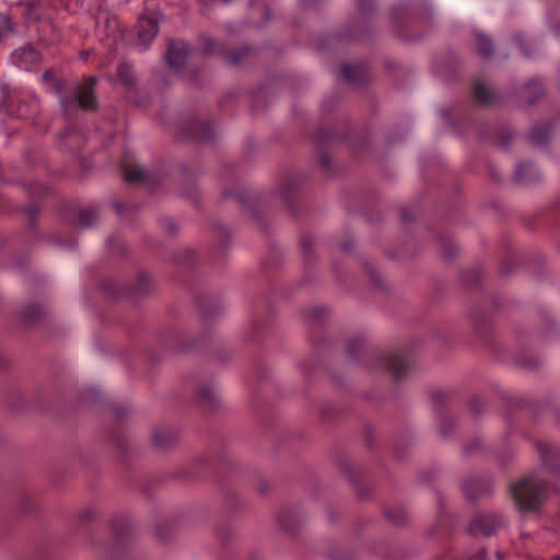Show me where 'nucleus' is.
<instances>
[{"instance_id":"dca6fc26","label":"nucleus","mask_w":560,"mask_h":560,"mask_svg":"<svg viewBox=\"0 0 560 560\" xmlns=\"http://www.w3.org/2000/svg\"><path fill=\"white\" fill-rule=\"evenodd\" d=\"M476 40L479 55L483 58H490L493 52V44L491 38L482 33H477Z\"/></svg>"},{"instance_id":"4468645a","label":"nucleus","mask_w":560,"mask_h":560,"mask_svg":"<svg viewBox=\"0 0 560 560\" xmlns=\"http://www.w3.org/2000/svg\"><path fill=\"white\" fill-rule=\"evenodd\" d=\"M176 436L173 431L167 429H156L153 432V442L159 447H166L174 443Z\"/></svg>"},{"instance_id":"a211bd4d","label":"nucleus","mask_w":560,"mask_h":560,"mask_svg":"<svg viewBox=\"0 0 560 560\" xmlns=\"http://www.w3.org/2000/svg\"><path fill=\"white\" fill-rule=\"evenodd\" d=\"M250 54V49L243 48L240 51H226L223 54L224 60L232 66L238 65L242 60L245 59L247 55Z\"/></svg>"},{"instance_id":"2f4dec72","label":"nucleus","mask_w":560,"mask_h":560,"mask_svg":"<svg viewBox=\"0 0 560 560\" xmlns=\"http://www.w3.org/2000/svg\"><path fill=\"white\" fill-rule=\"evenodd\" d=\"M89 56H90V51H89V50H84V51H82V52H81V57H82L84 60H86V59L89 58Z\"/></svg>"},{"instance_id":"f8f14e48","label":"nucleus","mask_w":560,"mask_h":560,"mask_svg":"<svg viewBox=\"0 0 560 560\" xmlns=\"http://www.w3.org/2000/svg\"><path fill=\"white\" fill-rule=\"evenodd\" d=\"M118 78L127 88H132L136 84L137 77L133 67L128 62H121L118 66Z\"/></svg>"},{"instance_id":"f257e3e1","label":"nucleus","mask_w":560,"mask_h":560,"mask_svg":"<svg viewBox=\"0 0 560 560\" xmlns=\"http://www.w3.org/2000/svg\"><path fill=\"white\" fill-rule=\"evenodd\" d=\"M547 492L544 481L528 477L511 487V493L521 511H536L542 504Z\"/></svg>"},{"instance_id":"9b49d317","label":"nucleus","mask_w":560,"mask_h":560,"mask_svg":"<svg viewBox=\"0 0 560 560\" xmlns=\"http://www.w3.org/2000/svg\"><path fill=\"white\" fill-rule=\"evenodd\" d=\"M537 170L529 163H521L516 166L514 178L520 184H526L536 178Z\"/></svg>"},{"instance_id":"39448f33","label":"nucleus","mask_w":560,"mask_h":560,"mask_svg":"<svg viewBox=\"0 0 560 560\" xmlns=\"http://www.w3.org/2000/svg\"><path fill=\"white\" fill-rule=\"evenodd\" d=\"M137 28V46L144 50L154 40L159 32L158 22L154 19L142 18L139 20Z\"/></svg>"},{"instance_id":"ddd939ff","label":"nucleus","mask_w":560,"mask_h":560,"mask_svg":"<svg viewBox=\"0 0 560 560\" xmlns=\"http://www.w3.org/2000/svg\"><path fill=\"white\" fill-rule=\"evenodd\" d=\"M341 74L348 82L358 83L364 74V69L358 65L345 63L341 66Z\"/></svg>"},{"instance_id":"a878e982","label":"nucleus","mask_w":560,"mask_h":560,"mask_svg":"<svg viewBox=\"0 0 560 560\" xmlns=\"http://www.w3.org/2000/svg\"><path fill=\"white\" fill-rule=\"evenodd\" d=\"M453 427V421L452 420H448V419H445L443 418L441 421H440V431H441V434L442 435H447L451 431V428Z\"/></svg>"},{"instance_id":"c756f323","label":"nucleus","mask_w":560,"mask_h":560,"mask_svg":"<svg viewBox=\"0 0 560 560\" xmlns=\"http://www.w3.org/2000/svg\"><path fill=\"white\" fill-rule=\"evenodd\" d=\"M371 0H357L358 7L361 11H366Z\"/></svg>"},{"instance_id":"c85d7f7f","label":"nucleus","mask_w":560,"mask_h":560,"mask_svg":"<svg viewBox=\"0 0 560 560\" xmlns=\"http://www.w3.org/2000/svg\"><path fill=\"white\" fill-rule=\"evenodd\" d=\"M324 311L322 308H314L312 312H311V319L313 320H319L322 318V315H323Z\"/></svg>"},{"instance_id":"b1692460","label":"nucleus","mask_w":560,"mask_h":560,"mask_svg":"<svg viewBox=\"0 0 560 560\" xmlns=\"http://www.w3.org/2000/svg\"><path fill=\"white\" fill-rule=\"evenodd\" d=\"M11 96L8 86L0 84V107L10 104Z\"/></svg>"},{"instance_id":"393cba45","label":"nucleus","mask_w":560,"mask_h":560,"mask_svg":"<svg viewBox=\"0 0 560 560\" xmlns=\"http://www.w3.org/2000/svg\"><path fill=\"white\" fill-rule=\"evenodd\" d=\"M362 348V341L359 339L351 340L348 345V353L350 357H355L358 351Z\"/></svg>"},{"instance_id":"9d476101","label":"nucleus","mask_w":560,"mask_h":560,"mask_svg":"<svg viewBox=\"0 0 560 560\" xmlns=\"http://www.w3.org/2000/svg\"><path fill=\"white\" fill-rule=\"evenodd\" d=\"M474 98L478 104L488 105L494 102V92L481 82L474 85Z\"/></svg>"},{"instance_id":"5701e85b","label":"nucleus","mask_w":560,"mask_h":560,"mask_svg":"<svg viewBox=\"0 0 560 560\" xmlns=\"http://www.w3.org/2000/svg\"><path fill=\"white\" fill-rule=\"evenodd\" d=\"M42 80L44 83L49 84L50 90H52L55 92L61 91L60 84H59V82H57L55 80L54 73L51 70H46L42 75Z\"/></svg>"},{"instance_id":"1a4fd4ad","label":"nucleus","mask_w":560,"mask_h":560,"mask_svg":"<svg viewBox=\"0 0 560 560\" xmlns=\"http://www.w3.org/2000/svg\"><path fill=\"white\" fill-rule=\"evenodd\" d=\"M121 170L124 179L128 183H140L147 178V172L137 164L124 163Z\"/></svg>"},{"instance_id":"423d86ee","label":"nucleus","mask_w":560,"mask_h":560,"mask_svg":"<svg viewBox=\"0 0 560 560\" xmlns=\"http://www.w3.org/2000/svg\"><path fill=\"white\" fill-rule=\"evenodd\" d=\"M188 45L183 40H171L167 49V63L172 68L180 69L188 56Z\"/></svg>"},{"instance_id":"2eb2a0df","label":"nucleus","mask_w":560,"mask_h":560,"mask_svg":"<svg viewBox=\"0 0 560 560\" xmlns=\"http://www.w3.org/2000/svg\"><path fill=\"white\" fill-rule=\"evenodd\" d=\"M530 142L535 145H544L550 138V127L548 125L533 128L530 132Z\"/></svg>"},{"instance_id":"4be33fe9","label":"nucleus","mask_w":560,"mask_h":560,"mask_svg":"<svg viewBox=\"0 0 560 560\" xmlns=\"http://www.w3.org/2000/svg\"><path fill=\"white\" fill-rule=\"evenodd\" d=\"M96 211L94 209H83L79 212V223L81 226L88 228L96 219Z\"/></svg>"},{"instance_id":"6ab92c4d","label":"nucleus","mask_w":560,"mask_h":560,"mask_svg":"<svg viewBox=\"0 0 560 560\" xmlns=\"http://www.w3.org/2000/svg\"><path fill=\"white\" fill-rule=\"evenodd\" d=\"M13 23L3 13H0V42L8 38L13 33Z\"/></svg>"},{"instance_id":"cd10ccee","label":"nucleus","mask_w":560,"mask_h":560,"mask_svg":"<svg viewBox=\"0 0 560 560\" xmlns=\"http://www.w3.org/2000/svg\"><path fill=\"white\" fill-rule=\"evenodd\" d=\"M538 447L540 450L542 460L544 463H546L549 456V451H551V447L545 443H540Z\"/></svg>"},{"instance_id":"20e7f679","label":"nucleus","mask_w":560,"mask_h":560,"mask_svg":"<svg viewBox=\"0 0 560 560\" xmlns=\"http://www.w3.org/2000/svg\"><path fill=\"white\" fill-rule=\"evenodd\" d=\"M12 62L26 71H31L36 68L40 60V54L32 46H24L16 49L11 55Z\"/></svg>"},{"instance_id":"7ed1b4c3","label":"nucleus","mask_w":560,"mask_h":560,"mask_svg":"<svg viewBox=\"0 0 560 560\" xmlns=\"http://www.w3.org/2000/svg\"><path fill=\"white\" fill-rule=\"evenodd\" d=\"M504 526V518L497 513H485L475 516L469 524L472 536H491Z\"/></svg>"},{"instance_id":"473e14b6","label":"nucleus","mask_w":560,"mask_h":560,"mask_svg":"<svg viewBox=\"0 0 560 560\" xmlns=\"http://www.w3.org/2000/svg\"><path fill=\"white\" fill-rule=\"evenodd\" d=\"M223 3H230L232 0H221Z\"/></svg>"},{"instance_id":"f3484780","label":"nucleus","mask_w":560,"mask_h":560,"mask_svg":"<svg viewBox=\"0 0 560 560\" xmlns=\"http://www.w3.org/2000/svg\"><path fill=\"white\" fill-rule=\"evenodd\" d=\"M20 5L23 8L22 15L26 21L35 22L38 20L39 14L37 1H25L21 2Z\"/></svg>"},{"instance_id":"aec40b11","label":"nucleus","mask_w":560,"mask_h":560,"mask_svg":"<svg viewBox=\"0 0 560 560\" xmlns=\"http://www.w3.org/2000/svg\"><path fill=\"white\" fill-rule=\"evenodd\" d=\"M198 399L214 406L218 401V396L212 387H201L198 390Z\"/></svg>"},{"instance_id":"bb28decb","label":"nucleus","mask_w":560,"mask_h":560,"mask_svg":"<svg viewBox=\"0 0 560 560\" xmlns=\"http://www.w3.org/2000/svg\"><path fill=\"white\" fill-rule=\"evenodd\" d=\"M385 515L388 520H390L393 523H396V524H400L405 521V515L395 516L393 511H390V510H387L385 512Z\"/></svg>"},{"instance_id":"7c9ffc66","label":"nucleus","mask_w":560,"mask_h":560,"mask_svg":"<svg viewBox=\"0 0 560 560\" xmlns=\"http://www.w3.org/2000/svg\"><path fill=\"white\" fill-rule=\"evenodd\" d=\"M301 245L304 252L311 250V242L308 240H302Z\"/></svg>"},{"instance_id":"0eeeda50","label":"nucleus","mask_w":560,"mask_h":560,"mask_svg":"<svg viewBox=\"0 0 560 560\" xmlns=\"http://www.w3.org/2000/svg\"><path fill=\"white\" fill-rule=\"evenodd\" d=\"M384 368L393 374L394 377L400 378L408 371V363L400 353H390L383 359Z\"/></svg>"},{"instance_id":"6e6552de","label":"nucleus","mask_w":560,"mask_h":560,"mask_svg":"<svg viewBox=\"0 0 560 560\" xmlns=\"http://www.w3.org/2000/svg\"><path fill=\"white\" fill-rule=\"evenodd\" d=\"M186 136L198 142H203L212 139L213 131L209 124L192 121L187 128Z\"/></svg>"},{"instance_id":"f704fd0d","label":"nucleus","mask_w":560,"mask_h":560,"mask_svg":"<svg viewBox=\"0 0 560 560\" xmlns=\"http://www.w3.org/2000/svg\"><path fill=\"white\" fill-rule=\"evenodd\" d=\"M553 560H560V556L556 557Z\"/></svg>"},{"instance_id":"412c9836","label":"nucleus","mask_w":560,"mask_h":560,"mask_svg":"<svg viewBox=\"0 0 560 560\" xmlns=\"http://www.w3.org/2000/svg\"><path fill=\"white\" fill-rule=\"evenodd\" d=\"M480 487L481 482L479 480L465 482L463 489L466 498L469 500H476L479 497L477 491H479Z\"/></svg>"},{"instance_id":"f03ea898","label":"nucleus","mask_w":560,"mask_h":560,"mask_svg":"<svg viewBox=\"0 0 560 560\" xmlns=\"http://www.w3.org/2000/svg\"><path fill=\"white\" fill-rule=\"evenodd\" d=\"M96 79L89 78L82 86H78L74 91L71 100L63 98L61 101V107L63 112H67L71 103L80 105L84 110H95L97 108V101L94 95V86Z\"/></svg>"},{"instance_id":"72a5a7b5","label":"nucleus","mask_w":560,"mask_h":560,"mask_svg":"<svg viewBox=\"0 0 560 560\" xmlns=\"http://www.w3.org/2000/svg\"><path fill=\"white\" fill-rule=\"evenodd\" d=\"M497 556H498L499 559H502V553L501 552H498Z\"/></svg>"}]
</instances>
